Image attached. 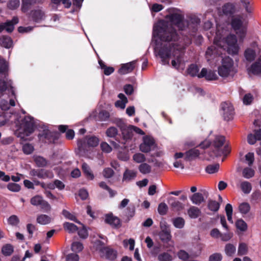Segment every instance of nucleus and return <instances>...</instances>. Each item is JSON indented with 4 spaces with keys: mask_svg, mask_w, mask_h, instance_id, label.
Returning <instances> with one entry per match:
<instances>
[{
    "mask_svg": "<svg viewBox=\"0 0 261 261\" xmlns=\"http://www.w3.org/2000/svg\"><path fill=\"white\" fill-rule=\"evenodd\" d=\"M167 18L168 20H159L153 25L152 42L154 43V53L161 58L162 64L169 65L171 59L172 67L184 69L182 51L192 43L193 35L179 38L174 28L182 31L192 26L179 14H173Z\"/></svg>",
    "mask_w": 261,
    "mask_h": 261,
    "instance_id": "nucleus-1",
    "label": "nucleus"
},
{
    "mask_svg": "<svg viewBox=\"0 0 261 261\" xmlns=\"http://www.w3.org/2000/svg\"><path fill=\"white\" fill-rule=\"evenodd\" d=\"M228 31L220 25H217V31L214 39V45L209 47L205 53L208 61L221 54V50H225L232 56L237 55L240 51V46L234 35H228Z\"/></svg>",
    "mask_w": 261,
    "mask_h": 261,
    "instance_id": "nucleus-2",
    "label": "nucleus"
},
{
    "mask_svg": "<svg viewBox=\"0 0 261 261\" xmlns=\"http://www.w3.org/2000/svg\"><path fill=\"white\" fill-rule=\"evenodd\" d=\"M35 121L32 117L25 116L21 121L16 130V135L23 140H27V137L34 131Z\"/></svg>",
    "mask_w": 261,
    "mask_h": 261,
    "instance_id": "nucleus-3",
    "label": "nucleus"
},
{
    "mask_svg": "<svg viewBox=\"0 0 261 261\" xmlns=\"http://www.w3.org/2000/svg\"><path fill=\"white\" fill-rule=\"evenodd\" d=\"M237 71L233 60L229 57L223 58L221 65L218 68V73L222 77H232Z\"/></svg>",
    "mask_w": 261,
    "mask_h": 261,
    "instance_id": "nucleus-4",
    "label": "nucleus"
},
{
    "mask_svg": "<svg viewBox=\"0 0 261 261\" xmlns=\"http://www.w3.org/2000/svg\"><path fill=\"white\" fill-rule=\"evenodd\" d=\"M247 23V17L245 14L235 15L231 19V26L240 39H243L246 35Z\"/></svg>",
    "mask_w": 261,
    "mask_h": 261,
    "instance_id": "nucleus-5",
    "label": "nucleus"
},
{
    "mask_svg": "<svg viewBox=\"0 0 261 261\" xmlns=\"http://www.w3.org/2000/svg\"><path fill=\"white\" fill-rule=\"evenodd\" d=\"M94 247L102 257L111 260L114 259L116 257V251L109 248L104 247L103 243L99 240L94 242Z\"/></svg>",
    "mask_w": 261,
    "mask_h": 261,
    "instance_id": "nucleus-6",
    "label": "nucleus"
},
{
    "mask_svg": "<svg viewBox=\"0 0 261 261\" xmlns=\"http://www.w3.org/2000/svg\"><path fill=\"white\" fill-rule=\"evenodd\" d=\"M99 142V139L95 136L86 137L83 140H79L77 145L80 151H84L86 146L94 147L98 145Z\"/></svg>",
    "mask_w": 261,
    "mask_h": 261,
    "instance_id": "nucleus-7",
    "label": "nucleus"
},
{
    "mask_svg": "<svg viewBox=\"0 0 261 261\" xmlns=\"http://www.w3.org/2000/svg\"><path fill=\"white\" fill-rule=\"evenodd\" d=\"M161 231L159 233V237L161 241L166 245V247H173L174 242L171 240L170 231L168 229L165 224L161 223Z\"/></svg>",
    "mask_w": 261,
    "mask_h": 261,
    "instance_id": "nucleus-8",
    "label": "nucleus"
},
{
    "mask_svg": "<svg viewBox=\"0 0 261 261\" xmlns=\"http://www.w3.org/2000/svg\"><path fill=\"white\" fill-rule=\"evenodd\" d=\"M260 54V49L256 43H253L252 45L246 49L244 55L246 61L251 62Z\"/></svg>",
    "mask_w": 261,
    "mask_h": 261,
    "instance_id": "nucleus-9",
    "label": "nucleus"
},
{
    "mask_svg": "<svg viewBox=\"0 0 261 261\" xmlns=\"http://www.w3.org/2000/svg\"><path fill=\"white\" fill-rule=\"evenodd\" d=\"M225 138L222 136H216L213 142V145L215 148L211 156L212 158L224 154V151L220 148L224 145Z\"/></svg>",
    "mask_w": 261,
    "mask_h": 261,
    "instance_id": "nucleus-10",
    "label": "nucleus"
},
{
    "mask_svg": "<svg viewBox=\"0 0 261 261\" xmlns=\"http://www.w3.org/2000/svg\"><path fill=\"white\" fill-rule=\"evenodd\" d=\"M156 147L153 138L146 136L143 137V142L140 145V149L143 152H148Z\"/></svg>",
    "mask_w": 261,
    "mask_h": 261,
    "instance_id": "nucleus-11",
    "label": "nucleus"
},
{
    "mask_svg": "<svg viewBox=\"0 0 261 261\" xmlns=\"http://www.w3.org/2000/svg\"><path fill=\"white\" fill-rule=\"evenodd\" d=\"M221 111L225 120L229 121L232 119L234 109L230 103L224 102L221 104Z\"/></svg>",
    "mask_w": 261,
    "mask_h": 261,
    "instance_id": "nucleus-12",
    "label": "nucleus"
},
{
    "mask_svg": "<svg viewBox=\"0 0 261 261\" xmlns=\"http://www.w3.org/2000/svg\"><path fill=\"white\" fill-rule=\"evenodd\" d=\"M30 175L32 176H37L40 178H53L54 175L52 172L44 169L32 170L30 171Z\"/></svg>",
    "mask_w": 261,
    "mask_h": 261,
    "instance_id": "nucleus-13",
    "label": "nucleus"
},
{
    "mask_svg": "<svg viewBox=\"0 0 261 261\" xmlns=\"http://www.w3.org/2000/svg\"><path fill=\"white\" fill-rule=\"evenodd\" d=\"M247 71L249 74L259 75L261 74V55L256 61L247 68Z\"/></svg>",
    "mask_w": 261,
    "mask_h": 261,
    "instance_id": "nucleus-14",
    "label": "nucleus"
},
{
    "mask_svg": "<svg viewBox=\"0 0 261 261\" xmlns=\"http://www.w3.org/2000/svg\"><path fill=\"white\" fill-rule=\"evenodd\" d=\"M199 78L205 77L206 80L212 81L217 79V75L214 71L207 70L203 68L198 75Z\"/></svg>",
    "mask_w": 261,
    "mask_h": 261,
    "instance_id": "nucleus-15",
    "label": "nucleus"
},
{
    "mask_svg": "<svg viewBox=\"0 0 261 261\" xmlns=\"http://www.w3.org/2000/svg\"><path fill=\"white\" fill-rule=\"evenodd\" d=\"M136 64V61L123 64L121 65V67L118 70V73L120 74H126L131 72L134 69Z\"/></svg>",
    "mask_w": 261,
    "mask_h": 261,
    "instance_id": "nucleus-16",
    "label": "nucleus"
},
{
    "mask_svg": "<svg viewBox=\"0 0 261 261\" xmlns=\"http://www.w3.org/2000/svg\"><path fill=\"white\" fill-rule=\"evenodd\" d=\"M11 90L12 95H14V91L12 86V81L8 79L0 80V96L6 90Z\"/></svg>",
    "mask_w": 261,
    "mask_h": 261,
    "instance_id": "nucleus-17",
    "label": "nucleus"
},
{
    "mask_svg": "<svg viewBox=\"0 0 261 261\" xmlns=\"http://www.w3.org/2000/svg\"><path fill=\"white\" fill-rule=\"evenodd\" d=\"M136 176L137 171L126 169L123 173L122 181L126 182H129L135 179Z\"/></svg>",
    "mask_w": 261,
    "mask_h": 261,
    "instance_id": "nucleus-18",
    "label": "nucleus"
},
{
    "mask_svg": "<svg viewBox=\"0 0 261 261\" xmlns=\"http://www.w3.org/2000/svg\"><path fill=\"white\" fill-rule=\"evenodd\" d=\"M118 97L120 99L115 102V106L117 108L123 110L125 108L128 100L126 96L122 93L119 94Z\"/></svg>",
    "mask_w": 261,
    "mask_h": 261,
    "instance_id": "nucleus-19",
    "label": "nucleus"
},
{
    "mask_svg": "<svg viewBox=\"0 0 261 261\" xmlns=\"http://www.w3.org/2000/svg\"><path fill=\"white\" fill-rule=\"evenodd\" d=\"M170 200L171 201L170 203V206L174 211L179 212L184 208V204L176 200L175 198L171 197L170 198Z\"/></svg>",
    "mask_w": 261,
    "mask_h": 261,
    "instance_id": "nucleus-20",
    "label": "nucleus"
},
{
    "mask_svg": "<svg viewBox=\"0 0 261 261\" xmlns=\"http://www.w3.org/2000/svg\"><path fill=\"white\" fill-rule=\"evenodd\" d=\"M200 154L199 151L195 148L190 149L185 153V159L192 160L197 158Z\"/></svg>",
    "mask_w": 261,
    "mask_h": 261,
    "instance_id": "nucleus-21",
    "label": "nucleus"
},
{
    "mask_svg": "<svg viewBox=\"0 0 261 261\" xmlns=\"http://www.w3.org/2000/svg\"><path fill=\"white\" fill-rule=\"evenodd\" d=\"M188 215L191 219L197 218L201 214V211L197 207L192 206L188 210Z\"/></svg>",
    "mask_w": 261,
    "mask_h": 261,
    "instance_id": "nucleus-22",
    "label": "nucleus"
},
{
    "mask_svg": "<svg viewBox=\"0 0 261 261\" xmlns=\"http://www.w3.org/2000/svg\"><path fill=\"white\" fill-rule=\"evenodd\" d=\"M236 252V246L231 243H227L225 245L224 248V252L228 256H232Z\"/></svg>",
    "mask_w": 261,
    "mask_h": 261,
    "instance_id": "nucleus-23",
    "label": "nucleus"
},
{
    "mask_svg": "<svg viewBox=\"0 0 261 261\" xmlns=\"http://www.w3.org/2000/svg\"><path fill=\"white\" fill-rule=\"evenodd\" d=\"M122 137L126 141L131 139L133 136V130L132 129V125H129L121 131Z\"/></svg>",
    "mask_w": 261,
    "mask_h": 261,
    "instance_id": "nucleus-24",
    "label": "nucleus"
},
{
    "mask_svg": "<svg viewBox=\"0 0 261 261\" xmlns=\"http://www.w3.org/2000/svg\"><path fill=\"white\" fill-rule=\"evenodd\" d=\"M106 221L115 227L118 226L120 224L119 219L111 215H109L106 216Z\"/></svg>",
    "mask_w": 261,
    "mask_h": 261,
    "instance_id": "nucleus-25",
    "label": "nucleus"
},
{
    "mask_svg": "<svg viewBox=\"0 0 261 261\" xmlns=\"http://www.w3.org/2000/svg\"><path fill=\"white\" fill-rule=\"evenodd\" d=\"M193 204L199 205L204 201L203 195L200 193L194 194L190 198Z\"/></svg>",
    "mask_w": 261,
    "mask_h": 261,
    "instance_id": "nucleus-26",
    "label": "nucleus"
},
{
    "mask_svg": "<svg viewBox=\"0 0 261 261\" xmlns=\"http://www.w3.org/2000/svg\"><path fill=\"white\" fill-rule=\"evenodd\" d=\"M240 1L247 13L249 14L252 13L253 9L252 0H240Z\"/></svg>",
    "mask_w": 261,
    "mask_h": 261,
    "instance_id": "nucleus-27",
    "label": "nucleus"
},
{
    "mask_svg": "<svg viewBox=\"0 0 261 261\" xmlns=\"http://www.w3.org/2000/svg\"><path fill=\"white\" fill-rule=\"evenodd\" d=\"M51 218L46 215H39L37 217V222L41 225L47 224L51 222Z\"/></svg>",
    "mask_w": 261,
    "mask_h": 261,
    "instance_id": "nucleus-28",
    "label": "nucleus"
},
{
    "mask_svg": "<svg viewBox=\"0 0 261 261\" xmlns=\"http://www.w3.org/2000/svg\"><path fill=\"white\" fill-rule=\"evenodd\" d=\"M83 171L88 179L92 180L94 178V176L89 167V166L86 163H83L82 165Z\"/></svg>",
    "mask_w": 261,
    "mask_h": 261,
    "instance_id": "nucleus-29",
    "label": "nucleus"
},
{
    "mask_svg": "<svg viewBox=\"0 0 261 261\" xmlns=\"http://www.w3.org/2000/svg\"><path fill=\"white\" fill-rule=\"evenodd\" d=\"M13 42L11 38L3 36L0 38V44L5 48H10L12 46Z\"/></svg>",
    "mask_w": 261,
    "mask_h": 261,
    "instance_id": "nucleus-30",
    "label": "nucleus"
},
{
    "mask_svg": "<svg viewBox=\"0 0 261 261\" xmlns=\"http://www.w3.org/2000/svg\"><path fill=\"white\" fill-rule=\"evenodd\" d=\"M138 169L141 173L147 174L151 172V167L149 164L143 163L139 165Z\"/></svg>",
    "mask_w": 261,
    "mask_h": 261,
    "instance_id": "nucleus-31",
    "label": "nucleus"
},
{
    "mask_svg": "<svg viewBox=\"0 0 261 261\" xmlns=\"http://www.w3.org/2000/svg\"><path fill=\"white\" fill-rule=\"evenodd\" d=\"M222 11L224 14L228 15L233 13L235 11V8L232 4H227L222 7Z\"/></svg>",
    "mask_w": 261,
    "mask_h": 261,
    "instance_id": "nucleus-32",
    "label": "nucleus"
},
{
    "mask_svg": "<svg viewBox=\"0 0 261 261\" xmlns=\"http://www.w3.org/2000/svg\"><path fill=\"white\" fill-rule=\"evenodd\" d=\"M248 248L247 244L245 243H240L239 244L238 248V254L242 256L246 255L248 253Z\"/></svg>",
    "mask_w": 261,
    "mask_h": 261,
    "instance_id": "nucleus-33",
    "label": "nucleus"
},
{
    "mask_svg": "<svg viewBox=\"0 0 261 261\" xmlns=\"http://www.w3.org/2000/svg\"><path fill=\"white\" fill-rule=\"evenodd\" d=\"M63 227L69 233H74L77 230V227L75 224L69 222H65L63 224Z\"/></svg>",
    "mask_w": 261,
    "mask_h": 261,
    "instance_id": "nucleus-34",
    "label": "nucleus"
},
{
    "mask_svg": "<svg viewBox=\"0 0 261 261\" xmlns=\"http://www.w3.org/2000/svg\"><path fill=\"white\" fill-rule=\"evenodd\" d=\"M239 210L242 215L247 214L250 210V205L247 202H242L239 205Z\"/></svg>",
    "mask_w": 261,
    "mask_h": 261,
    "instance_id": "nucleus-35",
    "label": "nucleus"
},
{
    "mask_svg": "<svg viewBox=\"0 0 261 261\" xmlns=\"http://www.w3.org/2000/svg\"><path fill=\"white\" fill-rule=\"evenodd\" d=\"M13 251V247L9 244L4 245L2 248V252L5 256H10Z\"/></svg>",
    "mask_w": 261,
    "mask_h": 261,
    "instance_id": "nucleus-36",
    "label": "nucleus"
},
{
    "mask_svg": "<svg viewBox=\"0 0 261 261\" xmlns=\"http://www.w3.org/2000/svg\"><path fill=\"white\" fill-rule=\"evenodd\" d=\"M240 187L245 194L249 193L252 189V186L250 182L244 181L240 184Z\"/></svg>",
    "mask_w": 261,
    "mask_h": 261,
    "instance_id": "nucleus-37",
    "label": "nucleus"
},
{
    "mask_svg": "<svg viewBox=\"0 0 261 261\" xmlns=\"http://www.w3.org/2000/svg\"><path fill=\"white\" fill-rule=\"evenodd\" d=\"M32 16L34 21L38 22L44 18V14L41 10H37L33 12Z\"/></svg>",
    "mask_w": 261,
    "mask_h": 261,
    "instance_id": "nucleus-38",
    "label": "nucleus"
},
{
    "mask_svg": "<svg viewBox=\"0 0 261 261\" xmlns=\"http://www.w3.org/2000/svg\"><path fill=\"white\" fill-rule=\"evenodd\" d=\"M225 210L226 212L228 221L230 223H232L233 220L232 215L233 210L232 205L229 203L227 204L225 206Z\"/></svg>",
    "mask_w": 261,
    "mask_h": 261,
    "instance_id": "nucleus-39",
    "label": "nucleus"
},
{
    "mask_svg": "<svg viewBox=\"0 0 261 261\" xmlns=\"http://www.w3.org/2000/svg\"><path fill=\"white\" fill-rule=\"evenodd\" d=\"M118 130L114 126L109 127L106 131V134L107 137L110 138H115L118 135Z\"/></svg>",
    "mask_w": 261,
    "mask_h": 261,
    "instance_id": "nucleus-40",
    "label": "nucleus"
},
{
    "mask_svg": "<svg viewBox=\"0 0 261 261\" xmlns=\"http://www.w3.org/2000/svg\"><path fill=\"white\" fill-rule=\"evenodd\" d=\"M34 160L36 165L39 167H43L47 165V161L42 156L35 155L34 156Z\"/></svg>",
    "mask_w": 261,
    "mask_h": 261,
    "instance_id": "nucleus-41",
    "label": "nucleus"
},
{
    "mask_svg": "<svg viewBox=\"0 0 261 261\" xmlns=\"http://www.w3.org/2000/svg\"><path fill=\"white\" fill-rule=\"evenodd\" d=\"M172 221L174 226L177 228H183L185 223V220L181 217H177L173 219Z\"/></svg>",
    "mask_w": 261,
    "mask_h": 261,
    "instance_id": "nucleus-42",
    "label": "nucleus"
},
{
    "mask_svg": "<svg viewBox=\"0 0 261 261\" xmlns=\"http://www.w3.org/2000/svg\"><path fill=\"white\" fill-rule=\"evenodd\" d=\"M62 214L65 218L74 221L79 224H81V223L77 220L76 217L67 210H63L62 211Z\"/></svg>",
    "mask_w": 261,
    "mask_h": 261,
    "instance_id": "nucleus-43",
    "label": "nucleus"
},
{
    "mask_svg": "<svg viewBox=\"0 0 261 261\" xmlns=\"http://www.w3.org/2000/svg\"><path fill=\"white\" fill-rule=\"evenodd\" d=\"M237 228L241 231H245L247 229V223L242 219L238 220L236 223Z\"/></svg>",
    "mask_w": 261,
    "mask_h": 261,
    "instance_id": "nucleus-44",
    "label": "nucleus"
},
{
    "mask_svg": "<svg viewBox=\"0 0 261 261\" xmlns=\"http://www.w3.org/2000/svg\"><path fill=\"white\" fill-rule=\"evenodd\" d=\"M133 159L137 163H143L146 161L145 155L141 153H136L134 154Z\"/></svg>",
    "mask_w": 261,
    "mask_h": 261,
    "instance_id": "nucleus-45",
    "label": "nucleus"
},
{
    "mask_svg": "<svg viewBox=\"0 0 261 261\" xmlns=\"http://www.w3.org/2000/svg\"><path fill=\"white\" fill-rule=\"evenodd\" d=\"M98 63L101 68L104 69V73L106 75H109L114 72V69L113 67H106L101 60H99Z\"/></svg>",
    "mask_w": 261,
    "mask_h": 261,
    "instance_id": "nucleus-46",
    "label": "nucleus"
},
{
    "mask_svg": "<svg viewBox=\"0 0 261 261\" xmlns=\"http://www.w3.org/2000/svg\"><path fill=\"white\" fill-rule=\"evenodd\" d=\"M243 175L246 178H250L254 175V171L250 167H247L243 170Z\"/></svg>",
    "mask_w": 261,
    "mask_h": 261,
    "instance_id": "nucleus-47",
    "label": "nucleus"
},
{
    "mask_svg": "<svg viewBox=\"0 0 261 261\" xmlns=\"http://www.w3.org/2000/svg\"><path fill=\"white\" fill-rule=\"evenodd\" d=\"M219 169V165L218 164H212L207 166L205 169L206 172L209 174H213L217 172Z\"/></svg>",
    "mask_w": 261,
    "mask_h": 261,
    "instance_id": "nucleus-48",
    "label": "nucleus"
},
{
    "mask_svg": "<svg viewBox=\"0 0 261 261\" xmlns=\"http://www.w3.org/2000/svg\"><path fill=\"white\" fill-rule=\"evenodd\" d=\"M83 249V244L79 242H74L71 245V250L73 252L78 253Z\"/></svg>",
    "mask_w": 261,
    "mask_h": 261,
    "instance_id": "nucleus-49",
    "label": "nucleus"
},
{
    "mask_svg": "<svg viewBox=\"0 0 261 261\" xmlns=\"http://www.w3.org/2000/svg\"><path fill=\"white\" fill-rule=\"evenodd\" d=\"M199 69L196 65L192 64L188 68V73L192 76H197L199 74L198 73Z\"/></svg>",
    "mask_w": 261,
    "mask_h": 261,
    "instance_id": "nucleus-50",
    "label": "nucleus"
},
{
    "mask_svg": "<svg viewBox=\"0 0 261 261\" xmlns=\"http://www.w3.org/2000/svg\"><path fill=\"white\" fill-rule=\"evenodd\" d=\"M208 207L211 211L216 212L219 209L220 204L216 201L210 200L208 203Z\"/></svg>",
    "mask_w": 261,
    "mask_h": 261,
    "instance_id": "nucleus-51",
    "label": "nucleus"
},
{
    "mask_svg": "<svg viewBox=\"0 0 261 261\" xmlns=\"http://www.w3.org/2000/svg\"><path fill=\"white\" fill-rule=\"evenodd\" d=\"M48 188L54 189L55 187L59 189V190H62L64 188L65 186L64 184L59 180H56L54 181V184H50L48 186Z\"/></svg>",
    "mask_w": 261,
    "mask_h": 261,
    "instance_id": "nucleus-52",
    "label": "nucleus"
},
{
    "mask_svg": "<svg viewBox=\"0 0 261 261\" xmlns=\"http://www.w3.org/2000/svg\"><path fill=\"white\" fill-rule=\"evenodd\" d=\"M34 150V146L29 143H26L22 146V150L25 154H30L32 153Z\"/></svg>",
    "mask_w": 261,
    "mask_h": 261,
    "instance_id": "nucleus-53",
    "label": "nucleus"
},
{
    "mask_svg": "<svg viewBox=\"0 0 261 261\" xmlns=\"http://www.w3.org/2000/svg\"><path fill=\"white\" fill-rule=\"evenodd\" d=\"M167 210L168 206L165 203L162 202L159 204L158 211L161 215H165L167 213Z\"/></svg>",
    "mask_w": 261,
    "mask_h": 261,
    "instance_id": "nucleus-54",
    "label": "nucleus"
},
{
    "mask_svg": "<svg viewBox=\"0 0 261 261\" xmlns=\"http://www.w3.org/2000/svg\"><path fill=\"white\" fill-rule=\"evenodd\" d=\"M43 200V199L41 196L39 195H36L31 198V203L32 205L38 206L40 205Z\"/></svg>",
    "mask_w": 261,
    "mask_h": 261,
    "instance_id": "nucleus-55",
    "label": "nucleus"
},
{
    "mask_svg": "<svg viewBox=\"0 0 261 261\" xmlns=\"http://www.w3.org/2000/svg\"><path fill=\"white\" fill-rule=\"evenodd\" d=\"M159 261H171L172 256L168 253L164 252L158 256Z\"/></svg>",
    "mask_w": 261,
    "mask_h": 261,
    "instance_id": "nucleus-56",
    "label": "nucleus"
},
{
    "mask_svg": "<svg viewBox=\"0 0 261 261\" xmlns=\"http://www.w3.org/2000/svg\"><path fill=\"white\" fill-rule=\"evenodd\" d=\"M254 161V153L249 152L245 155V161L248 166H251Z\"/></svg>",
    "mask_w": 261,
    "mask_h": 261,
    "instance_id": "nucleus-57",
    "label": "nucleus"
},
{
    "mask_svg": "<svg viewBox=\"0 0 261 261\" xmlns=\"http://www.w3.org/2000/svg\"><path fill=\"white\" fill-rule=\"evenodd\" d=\"M19 6V0H10L8 4V7L11 10H14Z\"/></svg>",
    "mask_w": 261,
    "mask_h": 261,
    "instance_id": "nucleus-58",
    "label": "nucleus"
},
{
    "mask_svg": "<svg viewBox=\"0 0 261 261\" xmlns=\"http://www.w3.org/2000/svg\"><path fill=\"white\" fill-rule=\"evenodd\" d=\"M8 222L10 225L16 226L19 222L18 218L15 215H12L8 219Z\"/></svg>",
    "mask_w": 261,
    "mask_h": 261,
    "instance_id": "nucleus-59",
    "label": "nucleus"
},
{
    "mask_svg": "<svg viewBox=\"0 0 261 261\" xmlns=\"http://www.w3.org/2000/svg\"><path fill=\"white\" fill-rule=\"evenodd\" d=\"M8 189L12 192H18L20 190V186L15 183H9L7 186Z\"/></svg>",
    "mask_w": 261,
    "mask_h": 261,
    "instance_id": "nucleus-60",
    "label": "nucleus"
},
{
    "mask_svg": "<svg viewBox=\"0 0 261 261\" xmlns=\"http://www.w3.org/2000/svg\"><path fill=\"white\" fill-rule=\"evenodd\" d=\"M103 175L105 178H110L114 174V171L110 168H106L103 171Z\"/></svg>",
    "mask_w": 261,
    "mask_h": 261,
    "instance_id": "nucleus-61",
    "label": "nucleus"
},
{
    "mask_svg": "<svg viewBox=\"0 0 261 261\" xmlns=\"http://www.w3.org/2000/svg\"><path fill=\"white\" fill-rule=\"evenodd\" d=\"M100 147L101 150L106 153L110 152L112 149L111 146L108 144L107 142H102L100 144Z\"/></svg>",
    "mask_w": 261,
    "mask_h": 261,
    "instance_id": "nucleus-62",
    "label": "nucleus"
},
{
    "mask_svg": "<svg viewBox=\"0 0 261 261\" xmlns=\"http://www.w3.org/2000/svg\"><path fill=\"white\" fill-rule=\"evenodd\" d=\"M66 261H79V256L76 253H70L66 257Z\"/></svg>",
    "mask_w": 261,
    "mask_h": 261,
    "instance_id": "nucleus-63",
    "label": "nucleus"
},
{
    "mask_svg": "<svg viewBox=\"0 0 261 261\" xmlns=\"http://www.w3.org/2000/svg\"><path fill=\"white\" fill-rule=\"evenodd\" d=\"M222 259L221 254L216 253L212 254L209 257V261H221Z\"/></svg>",
    "mask_w": 261,
    "mask_h": 261,
    "instance_id": "nucleus-64",
    "label": "nucleus"
}]
</instances>
